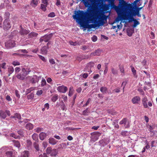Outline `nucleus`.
Listing matches in <instances>:
<instances>
[{
    "label": "nucleus",
    "instance_id": "36",
    "mask_svg": "<svg viewBox=\"0 0 157 157\" xmlns=\"http://www.w3.org/2000/svg\"><path fill=\"white\" fill-rule=\"evenodd\" d=\"M35 87H32L30 88L29 89H27L26 93L28 94L31 92V91L35 90Z\"/></svg>",
    "mask_w": 157,
    "mask_h": 157
},
{
    "label": "nucleus",
    "instance_id": "25",
    "mask_svg": "<svg viewBox=\"0 0 157 157\" xmlns=\"http://www.w3.org/2000/svg\"><path fill=\"white\" fill-rule=\"evenodd\" d=\"M94 65L95 63L94 62H91L88 63L86 66L88 68H91Z\"/></svg>",
    "mask_w": 157,
    "mask_h": 157
},
{
    "label": "nucleus",
    "instance_id": "59",
    "mask_svg": "<svg viewBox=\"0 0 157 157\" xmlns=\"http://www.w3.org/2000/svg\"><path fill=\"white\" fill-rule=\"evenodd\" d=\"M44 108H46L47 109H48L49 108V105L48 103H47L44 105Z\"/></svg>",
    "mask_w": 157,
    "mask_h": 157
},
{
    "label": "nucleus",
    "instance_id": "44",
    "mask_svg": "<svg viewBox=\"0 0 157 157\" xmlns=\"http://www.w3.org/2000/svg\"><path fill=\"white\" fill-rule=\"evenodd\" d=\"M62 101V104L60 105V107L62 110H64L66 109V106L63 102V101Z\"/></svg>",
    "mask_w": 157,
    "mask_h": 157
},
{
    "label": "nucleus",
    "instance_id": "15",
    "mask_svg": "<svg viewBox=\"0 0 157 157\" xmlns=\"http://www.w3.org/2000/svg\"><path fill=\"white\" fill-rule=\"evenodd\" d=\"M38 35L37 33L32 32L28 35V37L29 38H35Z\"/></svg>",
    "mask_w": 157,
    "mask_h": 157
},
{
    "label": "nucleus",
    "instance_id": "20",
    "mask_svg": "<svg viewBox=\"0 0 157 157\" xmlns=\"http://www.w3.org/2000/svg\"><path fill=\"white\" fill-rule=\"evenodd\" d=\"M25 128L28 130L32 129L33 128V125L31 123H28L26 124Z\"/></svg>",
    "mask_w": 157,
    "mask_h": 157
},
{
    "label": "nucleus",
    "instance_id": "53",
    "mask_svg": "<svg viewBox=\"0 0 157 157\" xmlns=\"http://www.w3.org/2000/svg\"><path fill=\"white\" fill-rule=\"evenodd\" d=\"M153 2V0H149V4H148V7H147L148 9V8L150 9V7L152 6Z\"/></svg>",
    "mask_w": 157,
    "mask_h": 157
},
{
    "label": "nucleus",
    "instance_id": "4",
    "mask_svg": "<svg viewBox=\"0 0 157 157\" xmlns=\"http://www.w3.org/2000/svg\"><path fill=\"white\" fill-rule=\"evenodd\" d=\"M29 72L25 68H22L21 72L20 73L18 74L17 75L16 77L19 79L24 80L25 76L28 74Z\"/></svg>",
    "mask_w": 157,
    "mask_h": 157
},
{
    "label": "nucleus",
    "instance_id": "58",
    "mask_svg": "<svg viewBox=\"0 0 157 157\" xmlns=\"http://www.w3.org/2000/svg\"><path fill=\"white\" fill-rule=\"evenodd\" d=\"M120 69L121 72L122 73L123 75H124V70L123 67H120Z\"/></svg>",
    "mask_w": 157,
    "mask_h": 157
},
{
    "label": "nucleus",
    "instance_id": "48",
    "mask_svg": "<svg viewBox=\"0 0 157 157\" xmlns=\"http://www.w3.org/2000/svg\"><path fill=\"white\" fill-rule=\"evenodd\" d=\"M128 132L127 131H123L121 132V135L123 136H126L128 135Z\"/></svg>",
    "mask_w": 157,
    "mask_h": 157
},
{
    "label": "nucleus",
    "instance_id": "33",
    "mask_svg": "<svg viewBox=\"0 0 157 157\" xmlns=\"http://www.w3.org/2000/svg\"><path fill=\"white\" fill-rule=\"evenodd\" d=\"M33 146L35 148L37 151H39L40 149L39 147V145L36 142H34L33 143Z\"/></svg>",
    "mask_w": 157,
    "mask_h": 157
},
{
    "label": "nucleus",
    "instance_id": "64",
    "mask_svg": "<svg viewBox=\"0 0 157 157\" xmlns=\"http://www.w3.org/2000/svg\"><path fill=\"white\" fill-rule=\"evenodd\" d=\"M39 157H48L46 153H44L43 155H40Z\"/></svg>",
    "mask_w": 157,
    "mask_h": 157
},
{
    "label": "nucleus",
    "instance_id": "60",
    "mask_svg": "<svg viewBox=\"0 0 157 157\" xmlns=\"http://www.w3.org/2000/svg\"><path fill=\"white\" fill-rule=\"evenodd\" d=\"M43 93V91L42 90H38L37 91L36 94L37 95H40Z\"/></svg>",
    "mask_w": 157,
    "mask_h": 157
},
{
    "label": "nucleus",
    "instance_id": "47",
    "mask_svg": "<svg viewBox=\"0 0 157 157\" xmlns=\"http://www.w3.org/2000/svg\"><path fill=\"white\" fill-rule=\"evenodd\" d=\"M36 132L38 133L43 130V128H42L38 127L35 129Z\"/></svg>",
    "mask_w": 157,
    "mask_h": 157
},
{
    "label": "nucleus",
    "instance_id": "17",
    "mask_svg": "<svg viewBox=\"0 0 157 157\" xmlns=\"http://www.w3.org/2000/svg\"><path fill=\"white\" fill-rule=\"evenodd\" d=\"M49 143L52 145H55L56 144L57 141L56 139L53 138H50L49 140Z\"/></svg>",
    "mask_w": 157,
    "mask_h": 157
},
{
    "label": "nucleus",
    "instance_id": "21",
    "mask_svg": "<svg viewBox=\"0 0 157 157\" xmlns=\"http://www.w3.org/2000/svg\"><path fill=\"white\" fill-rule=\"evenodd\" d=\"M111 73L114 75H116L118 73V71L117 69L113 67H111Z\"/></svg>",
    "mask_w": 157,
    "mask_h": 157
},
{
    "label": "nucleus",
    "instance_id": "27",
    "mask_svg": "<svg viewBox=\"0 0 157 157\" xmlns=\"http://www.w3.org/2000/svg\"><path fill=\"white\" fill-rule=\"evenodd\" d=\"M47 4H41L40 9L43 10L45 11L46 10V7Z\"/></svg>",
    "mask_w": 157,
    "mask_h": 157
},
{
    "label": "nucleus",
    "instance_id": "35",
    "mask_svg": "<svg viewBox=\"0 0 157 157\" xmlns=\"http://www.w3.org/2000/svg\"><path fill=\"white\" fill-rule=\"evenodd\" d=\"M131 67L132 71L133 74V75L135 76L136 74V71L135 69L133 66H131Z\"/></svg>",
    "mask_w": 157,
    "mask_h": 157
},
{
    "label": "nucleus",
    "instance_id": "3",
    "mask_svg": "<svg viewBox=\"0 0 157 157\" xmlns=\"http://www.w3.org/2000/svg\"><path fill=\"white\" fill-rule=\"evenodd\" d=\"M126 5L128 7L126 8L124 20H127L129 18H132V17L136 16L140 17H141L140 11L135 10L131 4L127 2Z\"/></svg>",
    "mask_w": 157,
    "mask_h": 157
},
{
    "label": "nucleus",
    "instance_id": "51",
    "mask_svg": "<svg viewBox=\"0 0 157 157\" xmlns=\"http://www.w3.org/2000/svg\"><path fill=\"white\" fill-rule=\"evenodd\" d=\"M55 16V15L54 13L51 12L48 14V16L49 17H54Z\"/></svg>",
    "mask_w": 157,
    "mask_h": 157
},
{
    "label": "nucleus",
    "instance_id": "63",
    "mask_svg": "<svg viewBox=\"0 0 157 157\" xmlns=\"http://www.w3.org/2000/svg\"><path fill=\"white\" fill-rule=\"evenodd\" d=\"M138 90L140 93L141 94L144 95V92L142 89H138Z\"/></svg>",
    "mask_w": 157,
    "mask_h": 157
},
{
    "label": "nucleus",
    "instance_id": "46",
    "mask_svg": "<svg viewBox=\"0 0 157 157\" xmlns=\"http://www.w3.org/2000/svg\"><path fill=\"white\" fill-rule=\"evenodd\" d=\"M15 117L16 118H17L18 119H21V115L18 113H16L15 114Z\"/></svg>",
    "mask_w": 157,
    "mask_h": 157
},
{
    "label": "nucleus",
    "instance_id": "34",
    "mask_svg": "<svg viewBox=\"0 0 157 157\" xmlns=\"http://www.w3.org/2000/svg\"><path fill=\"white\" fill-rule=\"evenodd\" d=\"M58 96L57 94L54 95L52 98V100L53 101L55 102L58 99Z\"/></svg>",
    "mask_w": 157,
    "mask_h": 157
},
{
    "label": "nucleus",
    "instance_id": "13",
    "mask_svg": "<svg viewBox=\"0 0 157 157\" xmlns=\"http://www.w3.org/2000/svg\"><path fill=\"white\" fill-rule=\"evenodd\" d=\"M101 53V51L100 49L96 50L94 52H91L90 54L91 56H99Z\"/></svg>",
    "mask_w": 157,
    "mask_h": 157
},
{
    "label": "nucleus",
    "instance_id": "56",
    "mask_svg": "<svg viewBox=\"0 0 157 157\" xmlns=\"http://www.w3.org/2000/svg\"><path fill=\"white\" fill-rule=\"evenodd\" d=\"M21 70L20 68L17 67L15 69V71L16 73H18Z\"/></svg>",
    "mask_w": 157,
    "mask_h": 157
},
{
    "label": "nucleus",
    "instance_id": "9",
    "mask_svg": "<svg viewBox=\"0 0 157 157\" xmlns=\"http://www.w3.org/2000/svg\"><path fill=\"white\" fill-rule=\"evenodd\" d=\"M57 90L59 92L65 93L67 90V87L63 86H58L57 88Z\"/></svg>",
    "mask_w": 157,
    "mask_h": 157
},
{
    "label": "nucleus",
    "instance_id": "38",
    "mask_svg": "<svg viewBox=\"0 0 157 157\" xmlns=\"http://www.w3.org/2000/svg\"><path fill=\"white\" fill-rule=\"evenodd\" d=\"M147 101H142V105L144 108H148Z\"/></svg>",
    "mask_w": 157,
    "mask_h": 157
},
{
    "label": "nucleus",
    "instance_id": "29",
    "mask_svg": "<svg viewBox=\"0 0 157 157\" xmlns=\"http://www.w3.org/2000/svg\"><path fill=\"white\" fill-rule=\"evenodd\" d=\"M34 97V94L31 93L27 96V99L28 100L32 99Z\"/></svg>",
    "mask_w": 157,
    "mask_h": 157
},
{
    "label": "nucleus",
    "instance_id": "1",
    "mask_svg": "<svg viewBox=\"0 0 157 157\" xmlns=\"http://www.w3.org/2000/svg\"><path fill=\"white\" fill-rule=\"evenodd\" d=\"M82 0L87 9L85 12L82 10L75 11L73 18L78 21L81 27L85 29L95 28L103 25L106 16L98 13V7L95 4H92L86 0Z\"/></svg>",
    "mask_w": 157,
    "mask_h": 157
},
{
    "label": "nucleus",
    "instance_id": "26",
    "mask_svg": "<svg viewBox=\"0 0 157 157\" xmlns=\"http://www.w3.org/2000/svg\"><path fill=\"white\" fill-rule=\"evenodd\" d=\"M13 142L14 143V145L15 146L19 148L20 147V143L17 140H13Z\"/></svg>",
    "mask_w": 157,
    "mask_h": 157
},
{
    "label": "nucleus",
    "instance_id": "57",
    "mask_svg": "<svg viewBox=\"0 0 157 157\" xmlns=\"http://www.w3.org/2000/svg\"><path fill=\"white\" fill-rule=\"evenodd\" d=\"M72 94H73V91L72 90L71 88L70 87L69 89L68 95L69 96L71 97V96Z\"/></svg>",
    "mask_w": 157,
    "mask_h": 157
},
{
    "label": "nucleus",
    "instance_id": "54",
    "mask_svg": "<svg viewBox=\"0 0 157 157\" xmlns=\"http://www.w3.org/2000/svg\"><path fill=\"white\" fill-rule=\"evenodd\" d=\"M91 39L93 41L95 42L97 40V37L96 36L94 35L91 38Z\"/></svg>",
    "mask_w": 157,
    "mask_h": 157
},
{
    "label": "nucleus",
    "instance_id": "18",
    "mask_svg": "<svg viewBox=\"0 0 157 157\" xmlns=\"http://www.w3.org/2000/svg\"><path fill=\"white\" fill-rule=\"evenodd\" d=\"M39 138L41 140H43L47 136L46 133L43 132H41L39 135Z\"/></svg>",
    "mask_w": 157,
    "mask_h": 157
},
{
    "label": "nucleus",
    "instance_id": "32",
    "mask_svg": "<svg viewBox=\"0 0 157 157\" xmlns=\"http://www.w3.org/2000/svg\"><path fill=\"white\" fill-rule=\"evenodd\" d=\"M8 69L9 73V76L10 74H11L13 72L14 69L13 67H9Z\"/></svg>",
    "mask_w": 157,
    "mask_h": 157
},
{
    "label": "nucleus",
    "instance_id": "39",
    "mask_svg": "<svg viewBox=\"0 0 157 157\" xmlns=\"http://www.w3.org/2000/svg\"><path fill=\"white\" fill-rule=\"evenodd\" d=\"M6 65V63H3L2 64L0 65V71H1V69L2 68L5 69V66Z\"/></svg>",
    "mask_w": 157,
    "mask_h": 157
},
{
    "label": "nucleus",
    "instance_id": "43",
    "mask_svg": "<svg viewBox=\"0 0 157 157\" xmlns=\"http://www.w3.org/2000/svg\"><path fill=\"white\" fill-rule=\"evenodd\" d=\"M38 56H39V58L41 60H43V61H44V62H46V59L44 57V56H43L40 55H39Z\"/></svg>",
    "mask_w": 157,
    "mask_h": 157
},
{
    "label": "nucleus",
    "instance_id": "55",
    "mask_svg": "<svg viewBox=\"0 0 157 157\" xmlns=\"http://www.w3.org/2000/svg\"><path fill=\"white\" fill-rule=\"evenodd\" d=\"M15 95L17 97L19 98L20 97V95L19 94V91L17 90H16L15 91Z\"/></svg>",
    "mask_w": 157,
    "mask_h": 157
},
{
    "label": "nucleus",
    "instance_id": "62",
    "mask_svg": "<svg viewBox=\"0 0 157 157\" xmlns=\"http://www.w3.org/2000/svg\"><path fill=\"white\" fill-rule=\"evenodd\" d=\"M99 76L100 75L98 74H94L93 76V78L95 79H98Z\"/></svg>",
    "mask_w": 157,
    "mask_h": 157
},
{
    "label": "nucleus",
    "instance_id": "28",
    "mask_svg": "<svg viewBox=\"0 0 157 157\" xmlns=\"http://www.w3.org/2000/svg\"><path fill=\"white\" fill-rule=\"evenodd\" d=\"M127 119L126 118H123L122 120L120 122L119 124H126V123L127 122Z\"/></svg>",
    "mask_w": 157,
    "mask_h": 157
},
{
    "label": "nucleus",
    "instance_id": "22",
    "mask_svg": "<svg viewBox=\"0 0 157 157\" xmlns=\"http://www.w3.org/2000/svg\"><path fill=\"white\" fill-rule=\"evenodd\" d=\"M38 3V0H32L31 5L35 7L37 6Z\"/></svg>",
    "mask_w": 157,
    "mask_h": 157
},
{
    "label": "nucleus",
    "instance_id": "10",
    "mask_svg": "<svg viewBox=\"0 0 157 157\" xmlns=\"http://www.w3.org/2000/svg\"><path fill=\"white\" fill-rule=\"evenodd\" d=\"M140 100V98L139 96H136L133 98L131 101L133 104H136L139 103Z\"/></svg>",
    "mask_w": 157,
    "mask_h": 157
},
{
    "label": "nucleus",
    "instance_id": "45",
    "mask_svg": "<svg viewBox=\"0 0 157 157\" xmlns=\"http://www.w3.org/2000/svg\"><path fill=\"white\" fill-rule=\"evenodd\" d=\"M10 16V13L9 12H6L5 13V17L6 19H9V17Z\"/></svg>",
    "mask_w": 157,
    "mask_h": 157
},
{
    "label": "nucleus",
    "instance_id": "49",
    "mask_svg": "<svg viewBox=\"0 0 157 157\" xmlns=\"http://www.w3.org/2000/svg\"><path fill=\"white\" fill-rule=\"evenodd\" d=\"M12 64L14 66L19 65L20 64V63L17 61H14L12 62Z\"/></svg>",
    "mask_w": 157,
    "mask_h": 157
},
{
    "label": "nucleus",
    "instance_id": "19",
    "mask_svg": "<svg viewBox=\"0 0 157 157\" xmlns=\"http://www.w3.org/2000/svg\"><path fill=\"white\" fill-rule=\"evenodd\" d=\"M129 18L132 19L133 21L134 24L133 26V27H135L137 26V25H139V21H137L136 19L133 18L132 17V18Z\"/></svg>",
    "mask_w": 157,
    "mask_h": 157
},
{
    "label": "nucleus",
    "instance_id": "31",
    "mask_svg": "<svg viewBox=\"0 0 157 157\" xmlns=\"http://www.w3.org/2000/svg\"><path fill=\"white\" fill-rule=\"evenodd\" d=\"M90 111L88 110V108H87L86 109L83 111L82 114L84 115H88Z\"/></svg>",
    "mask_w": 157,
    "mask_h": 157
},
{
    "label": "nucleus",
    "instance_id": "23",
    "mask_svg": "<svg viewBox=\"0 0 157 157\" xmlns=\"http://www.w3.org/2000/svg\"><path fill=\"white\" fill-rule=\"evenodd\" d=\"M0 116L3 119L6 118V112L2 110H0Z\"/></svg>",
    "mask_w": 157,
    "mask_h": 157
},
{
    "label": "nucleus",
    "instance_id": "40",
    "mask_svg": "<svg viewBox=\"0 0 157 157\" xmlns=\"http://www.w3.org/2000/svg\"><path fill=\"white\" fill-rule=\"evenodd\" d=\"M91 100L90 98H88V100L86 101V104L84 105H83L82 107H85L86 106H87L89 105L90 101H91Z\"/></svg>",
    "mask_w": 157,
    "mask_h": 157
},
{
    "label": "nucleus",
    "instance_id": "8",
    "mask_svg": "<svg viewBox=\"0 0 157 157\" xmlns=\"http://www.w3.org/2000/svg\"><path fill=\"white\" fill-rule=\"evenodd\" d=\"M15 44V41L12 40H10L7 41L5 43L6 47L8 48H11L14 47Z\"/></svg>",
    "mask_w": 157,
    "mask_h": 157
},
{
    "label": "nucleus",
    "instance_id": "42",
    "mask_svg": "<svg viewBox=\"0 0 157 157\" xmlns=\"http://www.w3.org/2000/svg\"><path fill=\"white\" fill-rule=\"evenodd\" d=\"M46 84V82L45 79H43L41 82V86H45V85Z\"/></svg>",
    "mask_w": 157,
    "mask_h": 157
},
{
    "label": "nucleus",
    "instance_id": "50",
    "mask_svg": "<svg viewBox=\"0 0 157 157\" xmlns=\"http://www.w3.org/2000/svg\"><path fill=\"white\" fill-rule=\"evenodd\" d=\"M89 58L88 56H85L84 57H82V58L80 57H78L77 59L80 61H81L82 59H88Z\"/></svg>",
    "mask_w": 157,
    "mask_h": 157
},
{
    "label": "nucleus",
    "instance_id": "16",
    "mask_svg": "<svg viewBox=\"0 0 157 157\" xmlns=\"http://www.w3.org/2000/svg\"><path fill=\"white\" fill-rule=\"evenodd\" d=\"M48 47L44 46L42 48L40 49V51L43 54L46 55L48 52Z\"/></svg>",
    "mask_w": 157,
    "mask_h": 157
},
{
    "label": "nucleus",
    "instance_id": "24",
    "mask_svg": "<svg viewBox=\"0 0 157 157\" xmlns=\"http://www.w3.org/2000/svg\"><path fill=\"white\" fill-rule=\"evenodd\" d=\"M107 90V88L105 86L101 87L100 88L101 91V93H102L103 94L106 93Z\"/></svg>",
    "mask_w": 157,
    "mask_h": 157
},
{
    "label": "nucleus",
    "instance_id": "61",
    "mask_svg": "<svg viewBox=\"0 0 157 157\" xmlns=\"http://www.w3.org/2000/svg\"><path fill=\"white\" fill-rule=\"evenodd\" d=\"M150 36L152 39H154L155 37V35L153 32H151L150 33Z\"/></svg>",
    "mask_w": 157,
    "mask_h": 157
},
{
    "label": "nucleus",
    "instance_id": "11",
    "mask_svg": "<svg viewBox=\"0 0 157 157\" xmlns=\"http://www.w3.org/2000/svg\"><path fill=\"white\" fill-rule=\"evenodd\" d=\"M20 27L21 28L19 32V33L21 35H26L29 33L30 31L29 30L24 29L21 26Z\"/></svg>",
    "mask_w": 157,
    "mask_h": 157
},
{
    "label": "nucleus",
    "instance_id": "2",
    "mask_svg": "<svg viewBox=\"0 0 157 157\" xmlns=\"http://www.w3.org/2000/svg\"><path fill=\"white\" fill-rule=\"evenodd\" d=\"M111 9H114L117 13V21L124 20L127 6V2L124 0H111L109 2Z\"/></svg>",
    "mask_w": 157,
    "mask_h": 157
},
{
    "label": "nucleus",
    "instance_id": "37",
    "mask_svg": "<svg viewBox=\"0 0 157 157\" xmlns=\"http://www.w3.org/2000/svg\"><path fill=\"white\" fill-rule=\"evenodd\" d=\"M6 154V157H13L12 155V153L11 151L7 152Z\"/></svg>",
    "mask_w": 157,
    "mask_h": 157
},
{
    "label": "nucleus",
    "instance_id": "30",
    "mask_svg": "<svg viewBox=\"0 0 157 157\" xmlns=\"http://www.w3.org/2000/svg\"><path fill=\"white\" fill-rule=\"evenodd\" d=\"M32 138L35 141H37L38 140V135L36 133H34L32 136Z\"/></svg>",
    "mask_w": 157,
    "mask_h": 157
},
{
    "label": "nucleus",
    "instance_id": "52",
    "mask_svg": "<svg viewBox=\"0 0 157 157\" xmlns=\"http://www.w3.org/2000/svg\"><path fill=\"white\" fill-rule=\"evenodd\" d=\"M42 145L44 149H45L48 145V143L47 142L44 141L42 143Z\"/></svg>",
    "mask_w": 157,
    "mask_h": 157
},
{
    "label": "nucleus",
    "instance_id": "14",
    "mask_svg": "<svg viewBox=\"0 0 157 157\" xmlns=\"http://www.w3.org/2000/svg\"><path fill=\"white\" fill-rule=\"evenodd\" d=\"M30 152L28 150H25L21 153L20 157H29Z\"/></svg>",
    "mask_w": 157,
    "mask_h": 157
},
{
    "label": "nucleus",
    "instance_id": "6",
    "mask_svg": "<svg viewBox=\"0 0 157 157\" xmlns=\"http://www.w3.org/2000/svg\"><path fill=\"white\" fill-rule=\"evenodd\" d=\"M52 34H50L47 35H45L41 37L40 39V42H42L43 41L47 42L51 39L52 36Z\"/></svg>",
    "mask_w": 157,
    "mask_h": 157
},
{
    "label": "nucleus",
    "instance_id": "41",
    "mask_svg": "<svg viewBox=\"0 0 157 157\" xmlns=\"http://www.w3.org/2000/svg\"><path fill=\"white\" fill-rule=\"evenodd\" d=\"M10 136L13 137L15 139H17L19 137V136L15 135V134H14V133H10Z\"/></svg>",
    "mask_w": 157,
    "mask_h": 157
},
{
    "label": "nucleus",
    "instance_id": "5",
    "mask_svg": "<svg viewBox=\"0 0 157 157\" xmlns=\"http://www.w3.org/2000/svg\"><path fill=\"white\" fill-rule=\"evenodd\" d=\"M57 153L56 149H52L51 147H48L46 150V154H50L51 156L55 157Z\"/></svg>",
    "mask_w": 157,
    "mask_h": 157
},
{
    "label": "nucleus",
    "instance_id": "12",
    "mask_svg": "<svg viewBox=\"0 0 157 157\" xmlns=\"http://www.w3.org/2000/svg\"><path fill=\"white\" fill-rule=\"evenodd\" d=\"M101 9L105 11H107L108 10L110 11V5L109 3L108 4H104L101 6Z\"/></svg>",
    "mask_w": 157,
    "mask_h": 157
},
{
    "label": "nucleus",
    "instance_id": "7",
    "mask_svg": "<svg viewBox=\"0 0 157 157\" xmlns=\"http://www.w3.org/2000/svg\"><path fill=\"white\" fill-rule=\"evenodd\" d=\"M9 19H6L3 22V28L4 30H9L11 27V25L9 22Z\"/></svg>",
    "mask_w": 157,
    "mask_h": 157
}]
</instances>
